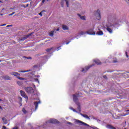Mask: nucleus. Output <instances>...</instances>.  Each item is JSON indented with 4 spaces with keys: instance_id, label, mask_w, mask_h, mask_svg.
Wrapping results in <instances>:
<instances>
[{
    "instance_id": "nucleus-1",
    "label": "nucleus",
    "mask_w": 129,
    "mask_h": 129,
    "mask_svg": "<svg viewBox=\"0 0 129 129\" xmlns=\"http://www.w3.org/2000/svg\"><path fill=\"white\" fill-rule=\"evenodd\" d=\"M80 94H81V93H79L76 94V95H73V101L76 103V104L78 106L77 110H78L79 112L81 111V107L80 106V103L79 102V100L78 99V97L79 96H81L79 95Z\"/></svg>"
},
{
    "instance_id": "nucleus-2",
    "label": "nucleus",
    "mask_w": 129,
    "mask_h": 129,
    "mask_svg": "<svg viewBox=\"0 0 129 129\" xmlns=\"http://www.w3.org/2000/svg\"><path fill=\"white\" fill-rule=\"evenodd\" d=\"M24 89L28 94H32L35 92V90L32 87H25Z\"/></svg>"
},
{
    "instance_id": "nucleus-3",
    "label": "nucleus",
    "mask_w": 129,
    "mask_h": 129,
    "mask_svg": "<svg viewBox=\"0 0 129 129\" xmlns=\"http://www.w3.org/2000/svg\"><path fill=\"white\" fill-rule=\"evenodd\" d=\"M94 16H95L97 20H100L101 19V15H100V11L98 9L96 12L94 13Z\"/></svg>"
},
{
    "instance_id": "nucleus-4",
    "label": "nucleus",
    "mask_w": 129,
    "mask_h": 129,
    "mask_svg": "<svg viewBox=\"0 0 129 129\" xmlns=\"http://www.w3.org/2000/svg\"><path fill=\"white\" fill-rule=\"evenodd\" d=\"M94 66V64H93L91 66H87L85 67V68H83L82 69V72H84V73H85V72H87V71H88V70H89V69H90V68H91V67Z\"/></svg>"
},
{
    "instance_id": "nucleus-5",
    "label": "nucleus",
    "mask_w": 129,
    "mask_h": 129,
    "mask_svg": "<svg viewBox=\"0 0 129 129\" xmlns=\"http://www.w3.org/2000/svg\"><path fill=\"white\" fill-rule=\"evenodd\" d=\"M20 94H21V96H22L23 97L25 98V99L26 100V102H27L28 101V99H29V97L26 94V93L24 91H23V90H21L20 91Z\"/></svg>"
},
{
    "instance_id": "nucleus-6",
    "label": "nucleus",
    "mask_w": 129,
    "mask_h": 129,
    "mask_svg": "<svg viewBox=\"0 0 129 129\" xmlns=\"http://www.w3.org/2000/svg\"><path fill=\"white\" fill-rule=\"evenodd\" d=\"M33 33H31L29 34L24 36V37L20 39V41H25V40H27V39L29 38V37L32 36V35H33Z\"/></svg>"
},
{
    "instance_id": "nucleus-7",
    "label": "nucleus",
    "mask_w": 129,
    "mask_h": 129,
    "mask_svg": "<svg viewBox=\"0 0 129 129\" xmlns=\"http://www.w3.org/2000/svg\"><path fill=\"white\" fill-rule=\"evenodd\" d=\"M49 123H59L60 122L56 119H51L48 120Z\"/></svg>"
},
{
    "instance_id": "nucleus-8",
    "label": "nucleus",
    "mask_w": 129,
    "mask_h": 129,
    "mask_svg": "<svg viewBox=\"0 0 129 129\" xmlns=\"http://www.w3.org/2000/svg\"><path fill=\"white\" fill-rule=\"evenodd\" d=\"M87 34L88 35H95V32L93 31V29H90L87 31Z\"/></svg>"
},
{
    "instance_id": "nucleus-9",
    "label": "nucleus",
    "mask_w": 129,
    "mask_h": 129,
    "mask_svg": "<svg viewBox=\"0 0 129 129\" xmlns=\"http://www.w3.org/2000/svg\"><path fill=\"white\" fill-rule=\"evenodd\" d=\"M11 75H13L18 78L21 76V74H19L18 72H12L10 73Z\"/></svg>"
},
{
    "instance_id": "nucleus-10",
    "label": "nucleus",
    "mask_w": 129,
    "mask_h": 129,
    "mask_svg": "<svg viewBox=\"0 0 129 129\" xmlns=\"http://www.w3.org/2000/svg\"><path fill=\"white\" fill-rule=\"evenodd\" d=\"M76 122H77V123H82V124L85 125L86 126H89V125H88V124L79 120H76Z\"/></svg>"
},
{
    "instance_id": "nucleus-11",
    "label": "nucleus",
    "mask_w": 129,
    "mask_h": 129,
    "mask_svg": "<svg viewBox=\"0 0 129 129\" xmlns=\"http://www.w3.org/2000/svg\"><path fill=\"white\" fill-rule=\"evenodd\" d=\"M77 16L83 21H86V17L85 16H81V15L79 14H77Z\"/></svg>"
},
{
    "instance_id": "nucleus-12",
    "label": "nucleus",
    "mask_w": 129,
    "mask_h": 129,
    "mask_svg": "<svg viewBox=\"0 0 129 129\" xmlns=\"http://www.w3.org/2000/svg\"><path fill=\"white\" fill-rule=\"evenodd\" d=\"M41 102H40V101H39L38 102L36 101L34 102V106L35 107V110L36 109H38V106L39 105V103H40Z\"/></svg>"
},
{
    "instance_id": "nucleus-13",
    "label": "nucleus",
    "mask_w": 129,
    "mask_h": 129,
    "mask_svg": "<svg viewBox=\"0 0 129 129\" xmlns=\"http://www.w3.org/2000/svg\"><path fill=\"white\" fill-rule=\"evenodd\" d=\"M94 62H95L97 65H101V62H100V60L98 59L94 60Z\"/></svg>"
},
{
    "instance_id": "nucleus-14",
    "label": "nucleus",
    "mask_w": 129,
    "mask_h": 129,
    "mask_svg": "<svg viewBox=\"0 0 129 129\" xmlns=\"http://www.w3.org/2000/svg\"><path fill=\"white\" fill-rule=\"evenodd\" d=\"M4 79L5 80H12V77L9 76H6L4 77Z\"/></svg>"
},
{
    "instance_id": "nucleus-15",
    "label": "nucleus",
    "mask_w": 129,
    "mask_h": 129,
    "mask_svg": "<svg viewBox=\"0 0 129 129\" xmlns=\"http://www.w3.org/2000/svg\"><path fill=\"white\" fill-rule=\"evenodd\" d=\"M62 28L64 31H66V30H69V27H68L67 25H63Z\"/></svg>"
},
{
    "instance_id": "nucleus-16",
    "label": "nucleus",
    "mask_w": 129,
    "mask_h": 129,
    "mask_svg": "<svg viewBox=\"0 0 129 129\" xmlns=\"http://www.w3.org/2000/svg\"><path fill=\"white\" fill-rule=\"evenodd\" d=\"M106 30H107V31H108V32H109V33H110V34L112 33V29H111L110 28H109V27L107 26L106 28Z\"/></svg>"
},
{
    "instance_id": "nucleus-17",
    "label": "nucleus",
    "mask_w": 129,
    "mask_h": 129,
    "mask_svg": "<svg viewBox=\"0 0 129 129\" xmlns=\"http://www.w3.org/2000/svg\"><path fill=\"white\" fill-rule=\"evenodd\" d=\"M81 115H82V116H83V117H85L86 118H87L88 119H90V118L89 117V116H88V115H87V114L81 113Z\"/></svg>"
},
{
    "instance_id": "nucleus-18",
    "label": "nucleus",
    "mask_w": 129,
    "mask_h": 129,
    "mask_svg": "<svg viewBox=\"0 0 129 129\" xmlns=\"http://www.w3.org/2000/svg\"><path fill=\"white\" fill-rule=\"evenodd\" d=\"M96 35H98L99 36H102V35H103V32H102V31L101 30L99 31L96 33Z\"/></svg>"
},
{
    "instance_id": "nucleus-19",
    "label": "nucleus",
    "mask_w": 129,
    "mask_h": 129,
    "mask_svg": "<svg viewBox=\"0 0 129 129\" xmlns=\"http://www.w3.org/2000/svg\"><path fill=\"white\" fill-rule=\"evenodd\" d=\"M2 120H3V122H4V123H5V124H7L8 122V120H7V118H6V117H3L2 118Z\"/></svg>"
},
{
    "instance_id": "nucleus-20",
    "label": "nucleus",
    "mask_w": 129,
    "mask_h": 129,
    "mask_svg": "<svg viewBox=\"0 0 129 129\" xmlns=\"http://www.w3.org/2000/svg\"><path fill=\"white\" fill-rule=\"evenodd\" d=\"M107 127L108 128H110V129H113L114 128V127H113V126L110 125V124H108V125H107Z\"/></svg>"
},
{
    "instance_id": "nucleus-21",
    "label": "nucleus",
    "mask_w": 129,
    "mask_h": 129,
    "mask_svg": "<svg viewBox=\"0 0 129 129\" xmlns=\"http://www.w3.org/2000/svg\"><path fill=\"white\" fill-rule=\"evenodd\" d=\"M54 49V47L49 48L46 49V51L49 53L51 50H53Z\"/></svg>"
},
{
    "instance_id": "nucleus-22",
    "label": "nucleus",
    "mask_w": 129,
    "mask_h": 129,
    "mask_svg": "<svg viewBox=\"0 0 129 129\" xmlns=\"http://www.w3.org/2000/svg\"><path fill=\"white\" fill-rule=\"evenodd\" d=\"M55 32V31H51L50 33H49V36H50V37H53V36H54V33Z\"/></svg>"
},
{
    "instance_id": "nucleus-23",
    "label": "nucleus",
    "mask_w": 129,
    "mask_h": 129,
    "mask_svg": "<svg viewBox=\"0 0 129 129\" xmlns=\"http://www.w3.org/2000/svg\"><path fill=\"white\" fill-rule=\"evenodd\" d=\"M45 12H46L45 10H43L42 11H41L40 13H39L38 14L39 16H40V17H43V13H45Z\"/></svg>"
},
{
    "instance_id": "nucleus-24",
    "label": "nucleus",
    "mask_w": 129,
    "mask_h": 129,
    "mask_svg": "<svg viewBox=\"0 0 129 129\" xmlns=\"http://www.w3.org/2000/svg\"><path fill=\"white\" fill-rule=\"evenodd\" d=\"M65 2L66 3L67 8H69V1H68V0H65Z\"/></svg>"
},
{
    "instance_id": "nucleus-25",
    "label": "nucleus",
    "mask_w": 129,
    "mask_h": 129,
    "mask_svg": "<svg viewBox=\"0 0 129 129\" xmlns=\"http://www.w3.org/2000/svg\"><path fill=\"white\" fill-rule=\"evenodd\" d=\"M87 32H84L83 31H81L79 33V35H85V34H87Z\"/></svg>"
},
{
    "instance_id": "nucleus-26",
    "label": "nucleus",
    "mask_w": 129,
    "mask_h": 129,
    "mask_svg": "<svg viewBox=\"0 0 129 129\" xmlns=\"http://www.w3.org/2000/svg\"><path fill=\"white\" fill-rule=\"evenodd\" d=\"M22 111L25 114L27 113V110H26V109H25V108H23Z\"/></svg>"
},
{
    "instance_id": "nucleus-27",
    "label": "nucleus",
    "mask_w": 129,
    "mask_h": 129,
    "mask_svg": "<svg viewBox=\"0 0 129 129\" xmlns=\"http://www.w3.org/2000/svg\"><path fill=\"white\" fill-rule=\"evenodd\" d=\"M18 79H19V80H21V81H23V80H25V79L24 78H22V77H18Z\"/></svg>"
},
{
    "instance_id": "nucleus-28",
    "label": "nucleus",
    "mask_w": 129,
    "mask_h": 129,
    "mask_svg": "<svg viewBox=\"0 0 129 129\" xmlns=\"http://www.w3.org/2000/svg\"><path fill=\"white\" fill-rule=\"evenodd\" d=\"M24 58H25V59H30V60L32 59V57H27V56H24Z\"/></svg>"
},
{
    "instance_id": "nucleus-29",
    "label": "nucleus",
    "mask_w": 129,
    "mask_h": 129,
    "mask_svg": "<svg viewBox=\"0 0 129 129\" xmlns=\"http://www.w3.org/2000/svg\"><path fill=\"white\" fill-rule=\"evenodd\" d=\"M60 5H61V8H63V7H64V3L61 2L60 3Z\"/></svg>"
},
{
    "instance_id": "nucleus-30",
    "label": "nucleus",
    "mask_w": 129,
    "mask_h": 129,
    "mask_svg": "<svg viewBox=\"0 0 129 129\" xmlns=\"http://www.w3.org/2000/svg\"><path fill=\"white\" fill-rule=\"evenodd\" d=\"M19 73H25V71H19Z\"/></svg>"
},
{
    "instance_id": "nucleus-31",
    "label": "nucleus",
    "mask_w": 129,
    "mask_h": 129,
    "mask_svg": "<svg viewBox=\"0 0 129 129\" xmlns=\"http://www.w3.org/2000/svg\"><path fill=\"white\" fill-rule=\"evenodd\" d=\"M113 63H117V59H114L112 61Z\"/></svg>"
},
{
    "instance_id": "nucleus-32",
    "label": "nucleus",
    "mask_w": 129,
    "mask_h": 129,
    "mask_svg": "<svg viewBox=\"0 0 129 129\" xmlns=\"http://www.w3.org/2000/svg\"><path fill=\"white\" fill-rule=\"evenodd\" d=\"M128 114L129 112L124 114L123 115H122V116H125L126 115H128Z\"/></svg>"
},
{
    "instance_id": "nucleus-33",
    "label": "nucleus",
    "mask_w": 129,
    "mask_h": 129,
    "mask_svg": "<svg viewBox=\"0 0 129 129\" xmlns=\"http://www.w3.org/2000/svg\"><path fill=\"white\" fill-rule=\"evenodd\" d=\"M17 84H18V85H22V82L18 81L17 82Z\"/></svg>"
},
{
    "instance_id": "nucleus-34",
    "label": "nucleus",
    "mask_w": 129,
    "mask_h": 129,
    "mask_svg": "<svg viewBox=\"0 0 129 129\" xmlns=\"http://www.w3.org/2000/svg\"><path fill=\"white\" fill-rule=\"evenodd\" d=\"M33 68H35V69L38 68V65L35 64V65L33 66Z\"/></svg>"
},
{
    "instance_id": "nucleus-35",
    "label": "nucleus",
    "mask_w": 129,
    "mask_h": 129,
    "mask_svg": "<svg viewBox=\"0 0 129 129\" xmlns=\"http://www.w3.org/2000/svg\"><path fill=\"white\" fill-rule=\"evenodd\" d=\"M31 71H32V70H27V71H25V72H31Z\"/></svg>"
},
{
    "instance_id": "nucleus-36",
    "label": "nucleus",
    "mask_w": 129,
    "mask_h": 129,
    "mask_svg": "<svg viewBox=\"0 0 129 129\" xmlns=\"http://www.w3.org/2000/svg\"><path fill=\"white\" fill-rule=\"evenodd\" d=\"M15 12H13L12 13L9 14V16H13V15H15Z\"/></svg>"
},
{
    "instance_id": "nucleus-37",
    "label": "nucleus",
    "mask_w": 129,
    "mask_h": 129,
    "mask_svg": "<svg viewBox=\"0 0 129 129\" xmlns=\"http://www.w3.org/2000/svg\"><path fill=\"white\" fill-rule=\"evenodd\" d=\"M103 78H104L105 79H107V77H106V75H104L103 76Z\"/></svg>"
},
{
    "instance_id": "nucleus-38",
    "label": "nucleus",
    "mask_w": 129,
    "mask_h": 129,
    "mask_svg": "<svg viewBox=\"0 0 129 129\" xmlns=\"http://www.w3.org/2000/svg\"><path fill=\"white\" fill-rule=\"evenodd\" d=\"M61 49V46H59L57 47V51H59V50H60Z\"/></svg>"
},
{
    "instance_id": "nucleus-39",
    "label": "nucleus",
    "mask_w": 129,
    "mask_h": 129,
    "mask_svg": "<svg viewBox=\"0 0 129 129\" xmlns=\"http://www.w3.org/2000/svg\"><path fill=\"white\" fill-rule=\"evenodd\" d=\"M125 53V55L126 56V57L128 58V55H127V52L126 51Z\"/></svg>"
},
{
    "instance_id": "nucleus-40",
    "label": "nucleus",
    "mask_w": 129,
    "mask_h": 129,
    "mask_svg": "<svg viewBox=\"0 0 129 129\" xmlns=\"http://www.w3.org/2000/svg\"><path fill=\"white\" fill-rule=\"evenodd\" d=\"M73 111L74 112H77V111L76 110V109H73Z\"/></svg>"
},
{
    "instance_id": "nucleus-41",
    "label": "nucleus",
    "mask_w": 129,
    "mask_h": 129,
    "mask_svg": "<svg viewBox=\"0 0 129 129\" xmlns=\"http://www.w3.org/2000/svg\"><path fill=\"white\" fill-rule=\"evenodd\" d=\"M12 129H19V127L18 126L14 127Z\"/></svg>"
},
{
    "instance_id": "nucleus-42",
    "label": "nucleus",
    "mask_w": 129,
    "mask_h": 129,
    "mask_svg": "<svg viewBox=\"0 0 129 129\" xmlns=\"http://www.w3.org/2000/svg\"><path fill=\"white\" fill-rule=\"evenodd\" d=\"M29 7V4H27L25 7H24V8H28Z\"/></svg>"
},
{
    "instance_id": "nucleus-43",
    "label": "nucleus",
    "mask_w": 129,
    "mask_h": 129,
    "mask_svg": "<svg viewBox=\"0 0 129 129\" xmlns=\"http://www.w3.org/2000/svg\"><path fill=\"white\" fill-rule=\"evenodd\" d=\"M70 41H69V42H66V45H68V44H69L70 43Z\"/></svg>"
},
{
    "instance_id": "nucleus-44",
    "label": "nucleus",
    "mask_w": 129,
    "mask_h": 129,
    "mask_svg": "<svg viewBox=\"0 0 129 129\" xmlns=\"http://www.w3.org/2000/svg\"><path fill=\"white\" fill-rule=\"evenodd\" d=\"M42 4H44V3H45V2H46V0H42Z\"/></svg>"
},
{
    "instance_id": "nucleus-45",
    "label": "nucleus",
    "mask_w": 129,
    "mask_h": 129,
    "mask_svg": "<svg viewBox=\"0 0 129 129\" xmlns=\"http://www.w3.org/2000/svg\"><path fill=\"white\" fill-rule=\"evenodd\" d=\"M6 24H3V25H1V27H4V26H6Z\"/></svg>"
},
{
    "instance_id": "nucleus-46",
    "label": "nucleus",
    "mask_w": 129,
    "mask_h": 129,
    "mask_svg": "<svg viewBox=\"0 0 129 129\" xmlns=\"http://www.w3.org/2000/svg\"><path fill=\"white\" fill-rule=\"evenodd\" d=\"M0 109H1L2 110H3V107H2V106H0Z\"/></svg>"
},
{
    "instance_id": "nucleus-47",
    "label": "nucleus",
    "mask_w": 129,
    "mask_h": 129,
    "mask_svg": "<svg viewBox=\"0 0 129 129\" xmlns=\"http://www.w3.org/2000/svg\"><path fill=\"white\" fill-rule=\"evenodd\" d=\"M35 81H39V80L38 79H35Z\"/></svg>"
},
{
    "instance_id": "nucleus-48",
    "label": "nucleus",
    "mask_w": 129,
    "mask_h": 129,
    "mask_svg": "<svg viewBox=\"0 0 129 129\" xmlns=\"http://www.w3.org/2000/svg\"><path fill=\"white\" fill-rule=\"evenodd\" d=\"M71 109L72 110H73V109H74V108H73V107H71Z\"/></svg>"
},
{
    "instance_id": "nucleus-49",
    "label": "nucleus",
    "mask_w": 129,
    "mask_h": 129,
    "mask_svg": "<svg viewBox=\"0 0 129 129\" xmlns=\"http://www.w3.org/2000/svg\"><path fill=\"white\" fill-rule=\"evenodd\" d=\"M125 111H126V112H129V110H125Z\"/></svg>"
},
{
    "instance_id": "nucleus-50",
    "label": "nucleus",
    "mask_w": 129,
    "mask_h": 129,
    "mask_svg": "<svg viewBox=\"0 0 129 129\" xmlns=\"http://www.w3.org/2000/svg\"><path fill=\"white\" fill-rule=\"evenodd\" d=\"M13 25H8L7 27H12Z\"/></svg>"
},
{
    "instance_id": "nucleus-51",
    "label": "nucleus",
    "mask_w": 129,
    "mask_h": 129,
    "mask_svg": "<svg viewBox=\"0 0 129 129\" xmlns=\"http://www.w3.org/2000/svg\"><path fill=\"white\" fill-rule=\"evenodd\" d=\"M71 123H72L70 122H68V124H71Z\"/></svg>"
},
{
    "instance_id": "nucleus-52",
    "label": "nucleus",
    "mask_w": 129,
    "mask_h": 129,
    "mask_svg": "<svg viewBox=\"0 0 129 129\" xmlns=\"http://www.w3.org/2000/svg\"><path fill=\"white\" fill-rule=\"evenodd\" d=\"M0 16H4L3 14H0Z\"/></svg>"
},
{
    "instance_id": "nucleus-53",
    "label": "nucleus",
    "mask_w": 129,
    "mask_h": 129,
    "mask_svg": "<svg viewBox=\"0 0 129 129\" xmlns=\"http://www.w3.org/2000/svg\"><path fill=\"white\" fill-rule=\"evenodd\" d=\"M60 30L59 28L56 29V31H59Z\"/></svg>"
},
{
    "instance_id": "nucleus-54",
    "label": "nucleus",
    "mask_w": 129,
    "mask_h": 129,
    "mask_svg": "<svg viewBox=\"0 0 129 129\" xmlns=\"http://www.w3.org/2000/svg\"><path fill=\"white\" fill-rule=\"evenodd\" d=\"M1 101H2V99H0V102H1Z\"/></svg>"
},
{
    "instance_id": "nucleus-55",
    "label": "nucleus",
    "mask_w": 129,
    "mask_h": 129,
    "mask_svg": "<svg viewBox=\"0 0 129 129\" xmlns=\"http://www.w3.org/2000/svg\"><path fill=\"white\" fill-rule=\"evenodd\" d=\"M20 99L21 100H22V98L21 97H20Z\"/></svg>"
},
{
    "instance_id": "nucleus-56",
    "label": "nucleus",
    "mask_w": 129,
    "mask_h": 129,
    "mask_svg": "<svg viewBox=\"0 0 129 129\" xmlns=\"http://www.w3.org/2000/svg\"><path fill=\"white\" fill-rule=\"evenodd\" d=\"M54 51H56V49H54Z\"/></svg>"
},
{
    "instance_id": "nucleus-57",
    "label": "nucleus",
    "mask_w": 129,
    "mask_h": 129,
    "mask_svg": "<svg viewBox=\"0 0 129 129\" xmlns=\"http://www.w3.org/2000/svg\"><path fill=\"white\" fill-rule=\"evenodd\" d=\"M0 62H2V60H0Z\"/></svg>"
},
{
    "instance_id": "nucleus-58",
    "label": "nucleus",
    "mask_w": 129,
    "mask_h": 129,
    "mask_svg": "<svg viewBox=\"0 0 129 129\" xmlns=\"http://www.w3.org/2000/svg\"><path fill=\"white\" fill-rule=\"evenodd\" d=\"M47 2H49V0H47Z\"/></svg>"
},
{
    "instance_id": "nucleus-59",
    "label": "nucleus",
    "mask_w": 129,
    "mask_h": 129,
    "mask_svg": "<svg viewBox=\"0 0 129 129\" xmlns=\"http://www.w3.org/2000/svg\"><path fill=\"white\" fill-rule=\"evenodd\" d=\"M124 129H126V128H124Z\"/></svg>"
}]
</instances>
